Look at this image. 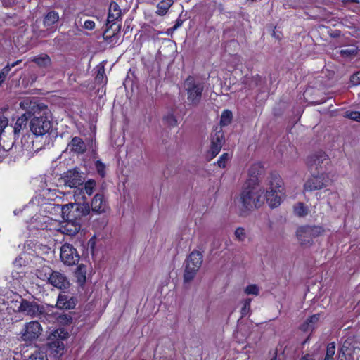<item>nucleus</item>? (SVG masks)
<instances>
[{
  "label": "nucleus",
  "instance_id": "f257e3e1",
  "mask_svg": "<svg viewBox=\"0 0 360 360\" xmlns=\"http://www.w3.org/2000/svg\"><path fill=\"white\" fill-rule=\"evenodd\" d=\"M20 106L30 115V129L34 135L42 136L51 131V111L46 104L27 98L20 103Z\"/></svg>",
  "mask_w": 360,
  "mask_h": 360
},
{
  "label": "nucleus",
  "instance_id": "f03ea898",
  "mask_svg": "<svg viewBox=\"0 0 360 360\" xmlns=\"http://www.w3.org/2000/svg\"><path fill=\"white\" fill-rule=\"evenodd\" d=\"M264 192L259 185H254L252 180H247L240 193L243 207L248 210L259 207L264 202Z\"/></svg>",
  "mask_w": 360,
  "mask_h": 360
},
{
  "label": "nucleus",
  "instance_id": "7ed1b4c3",
  "mask_svg": "<svg viewBox=\"0 0 360 360\" xmlns=\"http://www.w3.org/2000/svg\"><path fill=\"white\" fill-rule=\"evenodd\" d=\"M268 185L269 188L265 195L264 194V200L270 207H277L281 205L282 198L285 195L284 183L278 172H271Z\"/></svg>",
  "mask_w": 360,
  "mask_h": 360
},
{
  "label": "nucleus",
  "instance_id": "20e7f679",
  "mask_svg": "<svg viewBox=\"0 0 360 360\" xmlns=\"http://www.w3.org/2000/svg\"><path fill=\"white\" fill-rule=\"evenodd\" d=\"M122 27V12L118 4L112 1L109 6L108 15L106 22V30L103 34V38L109 43H112L114 39L117 38Z\"/></svg>",
  "mask_w": 360,
  "mask_h": 360
},
{
  "label": "nucleus",
  "instance_id": "39448f33",
  "mask_svg": "<svg viewBox=\"0 0 360 360\" xmlns=\"http://www.w3.org/2000/svg\"><path fill=\"white\" fill-rule=\"evenodd\" d=\"M61 212L64 220H74L82 224L83 219L90 213V206L88 203L70 202L62 205Z\"/></svg>",
  "mask_w": 360,
  "mask_h": 360
},
{
  "label": "nucleus",
  "instance_id": "423d86ee",
  "mask_svg": "<svg viewBox=\"0 0 360 360\" xmlns=\"http://www.w3.org/2000/svg\"><path fill=\"white\" fill-rule=\"evenodd\" d=\"M187 100L191 105H198L202 96L205 85L203 82H196L194 77L189 75L185 80Z\"/></svg>",
  "mask_w": 360,
  "mask_h": 360
},
{
  "label": "nucleus",
  "instance_id": "0eeeda50",
  "mask_svg": "<svg viewBox=\"0 0 360 360\" xmlns=\"http://www.w3.org/2000/svg\"><path fill=\"white\" fill-rule=\"evenodd\" d=\"M203 255L200 251L193 250L186 259L184 281L188 283L195 276L202 263Z\"/></svg>",
  "mask_w": 360,
  "mask_h": 360
},
{
  "label": "nucleus",
  "instance_id": "6e6552de",
  "mask_svg": "<svg viewBox=\"0 0 360 360\" xmlns=\"http://www.w3.org/2000/svg\"><path fill=\"white\" fill-rule=\"evenodd\" d=\"M325 232L322 226H302L297 231V237L302 245H311L313 239L321 236Z\"/></svg>",
  "mask_w": 360,
  "mask_h": 360
},
{
  "label": "nucleus",
  "instance_id": "1a4fd4ad",
  "mask_svg": "<svg viewBox=\"0 0 360 360\" xmlns=\"http://www.w3.org/2000/svg\"><path fill=\"white\" fill-rule=\"evenodd\" d=\"M311 176L309 178L304 184V191L312 192L320 190L328 185L330 181L328 175L326 173L311 172Z\"/></svg>",
  "mask_w": 360,
  "mask_h": 360
},
{
  "label": "nucleus",
  "instance_id": "9d476101",
  "mask_svg": "<svg viewBox=\"0 0 360 360\" xmlns=\"http://www.w3.org/2000/svg\"><path fill=\"white\" fill-rule=\"evenodd\" d=\"M328 155L323 151H318L307 158V165L310 172H316L318 174L324 173L323 165L328 164Z\"/></svg>",
  "mask_w": 360,
  "mask_h": 360
},
{
  "label": "nucleus",
  "instance_id": "9b49d317",
  "mask_svg": "<svg viewBox=\"0 0 360 360\" xmlns=\"http://www.w3.org/2000/svg\"><path fill=\"white\" fill-rule=\"evenodd\" d=\"M60 257L61 261L68 266L77 264L80 256L77 250L70 243H65L60 248Z\"/></svg>",
  "mask_w": 360,
  "mask_h": 360
},
{
  "label": "nucleus",
  "instance_id": "f8f14e48",
  "mask_svg": "<svg viewBox=\"0 0 360 360\" xmlns=\"http://www.w3.org/2000/svg\"><path fill=\"white\" fill-rule=\"evenodd\" d=\"M78 300L77 297L66 291H61L58 296L56 307L60 309L70 310L75 309Z\"/></svg>",
  "mask_w": 360,
  "mask_h": 360
},
{
  "label": "nucleus",
  "instance_id": "ddd939ff",
  "mask_svg": "<svg viewBox=\"0 0 360 360\" xmlns=\"http://www.w3.org/2000/svg\"><path fill=\"white\" fill-rule=\"evenodd\" d=\"M23 330L24 331L22 332V339L25 341H32L39 337L42 330V328L38 321H32L25 325Z\"/></svg>",
  "mask_w": 360,
  "mask_h": 360
},
{
  "label": "nucleus",
  "instance_id": "4468645a",
  "mask_svg": "<svg viewBox=\"0 0 360 360\" xmlns=\"http://www.w3.org/2000/svg\"><path fill=\"white\" fill-rule=\"evenodd\" d=\"M23 303L24 304H21L20 305L22 307L21 312L25 313L27 316L32 318H41V316L45 314V308L43 305H40L35 302H30L27 300H25Z\"/></svg>",
  "mask_w": 360,
  "mask_h": 360
},
{
  "label": "nucleus",
  "instance_id": "2eb2a0df",
  "mask_svg": "<svg viewBox=\"0 0 360 360\" xmlns=\"http://www.w3.org/2000/svg\"><path fill=\"white\" fill-rule=\"evenodd\" d=\"M48 281L51 285L60 290L68 289L70 285L68 277L58 271H52Z\"/></svg>",
  "mask_w": 360,
  "mask_h": 360
},
{
  "label": "nucleus",
  "instance_id": "dca6fc26",
  "mask_svg": "<svg viewBox=\"0 0 360 360\" xmlns=\"http://www.w3.org/2000/svg\"><path fill=\"white\" fill-rule=\"evenodd\" d=\"M54 337L58 336L60 339H57L56 340L51 341L49 343V346L50 349L54 352L55 353L62 354V352L64 349V343L63 342V340L65 339L68 337V333L65 332L63 329L56 330L53 333Z\"/></svg>",
  "mask_w": 360,
  "mask_h": 360
},
{
  "label": "nucleus",
  "instance_id": "f3484780",
  "mask_svg": "<svg viewBox=\"0 0 360 360\" xmlns=\"http://www.w3.org/2000/svg\"><path fill=\"white\" fill-rule=\"evenodd\" d=\"M63 179L65 185L70 188H78L83 184L82 176L75 170H68L65 174Z\"/></svg>",
  "mask_w": 360,
  "mask_h": 360
},
{
  "label": "nucleus",
  "instance_id": "a211bd4d",
  "mask_svg": "<svg viewBox=\"0 0 360 360\" xmlns=\"http://www.w3.org/2000/svg\"><path fill=\"white\" fill-rule=\"evenodd\" d=\"M108 208L107 201L103 194H96L91 200L92 211L97 214H101L105 212Z\"/></svg>",
  "mask_w": 360,
  "mask_h": 360
},
{
  "label": "nucleus",
  "instance_id": "6ab92c4d",
  "mask_svg": "<svg viewBox=\"0 0 360 360\" xmlns=\"http://www.w3.org/2000/svg\"><path fill=\"white\" fill-rule=\"evenodd\" d=\"M68 148L76 154H84L86 150V146L82 138L75 136L68 144Z\"/></svg>",
  "mask_w": 360,
  "mask_h": 360
},
{
  "label": "nucleus",
  "instance_id": "aec40b11",
  "mask_svg": "<svg viewBox=\"0 0 360 360\" xmlns=\"http://www.w3.org/2000/svg\"><path fill=\"white\" fill-rule=\"evenodd\" d=\"M8 304L9 307L16 312H21L22 307L20 306L23 304L25 300L17 292H13L12 295L8 297Z\"/></svg>",
  "mask_w": 360,
  "mask_h": 360
},
{
  "label": "nucleus",
  "instance_id": "412c9836",
  "mask_svg": "<svg viewBox=\"0 0 360 360\" xmlns=\"http://www.w3.org/2000/svg\"><path fill=\"white\" fill-rule=\"evenodd\" d=\"M29 120L30 115L27 114V110H25V112L17 119L14 124L13 133L15 136H18L21 131L26 128Z\"/></svg>",
  "mask_w": 360,
  "mask_h": 360
},
{
  "label": "nucleus",
  "instance_id": "4be33fe9",
  "mask_svg": "<svg viewBox=\"0 0 360 360\" xmlns=\"http://www.w3.org/2000/svg\"><path fill=\"white\" fill-rule=\"evenodd\" d=\"M65 224L63 226V233L69 236H75L81 229L82 224L74 220H65Z\"/></svg>",
  "mask_w": 360,
  "mask_h": 360
},
{
  "label": "nucleus",
  "instance_id": "5701e85b",
  "mask_svg": "<svg viewBox=\"0 0 360 360\" xmlns=\"http://www.w3.org/2000/svg\"><path fill=\"white\" fill-rule=\"evenodd\" d=\"M263 169V167L259 163L252 165L248 169L249 179L248 180H252L254 185H259L258 176L262 174Z\"/></svg>",
  "mask_w": 360,
  "mask_h": 360
},
{
  "label": "nucleus",
  "instance_id": "b1692460",
  "mask_svg": "<svg viewBox=\"0 0 360 360\" xmlns=\"http://www.w3.org/2000/svg\"><path fill=\"white\" fill-rule=\"evenodd\" d=\"M86 266L84 264H79L75 271L76 282L80 287H83L86 281Z\"/></svg>",
  "mask_w": 360,
  "mask_h": 360
},
{
  "label": "nucleus",
  "instance_id": "393cba45",
  "mask_svg": "<svg viewBox=\"0 0 360 360\" xmlns=\"http://www.w3.org/2000/svg\"><path fill=\"white\" fill-rule=\"evenodd\" d=\"M59 20V13L56 11H49L44 17L43 24L44 27H52Z\"/></svg>",
  "mask_w": 360,
  "mask_h": 360
},
{
  "label": "nucleus",
  "instance_id": "a878e982",
  "mask_svg": "<svg viewBox=\"0 0 360 360\" xmlns=\"http://www.w3.org/2000/svg\"><path fill=\"white\" fill-rule=\"evenodd\" d=\"M22 60L20 59L13 63H8L7 65L0 71V86L5 82L11 70L21 63Z\"/></svg>",
  "mask_w": 360,
  "mask_h": 360
},
{
  "label": "nucleus",
  "instance_id": "bb28decb",
  "mask_svg": "<svg viewBox=\"0 0 360 360\" xmlns=\"http://www.w3.org/2000/svg\"><path fill=\"white\" fill-rule=\"evenodd\" d=\"M32 61L36 63L40 68H48L51 65L50 56L46 53L41 54L34 57Z\"/></svg>",
  "mask_w": 360,
  "mask_h": 360
},
{
  "label": "nucleus",
  "instance_id": "cd10ccee",
  "mask_svg": "<svg viewBox=\"0 0 360 360\" xmlns=\"http://www.w3.org/2000/svg\"><path fill=\"white\" fill-rule=\"evenodd\" d=\"M95 81L98 84L105 85L107 84L108 79L105 72V67L103 65L100 64L97 66Z\"/></svg>",
  "mask_w": 360,
  "mask_h": 360
},
{
  "label": "nucleus",
  "instance_id": "c85d7f7f",
  "mask_svg": "<svg viewBox=\"0 0 360 360\" xmlns=\"http://www.w3.org/2000/svg\"><path fill=\"white\" fill-rule=\"evenodd\" d=\"M173 4V0H162L157 5L156 13L159 15H165Z\"/></svg>",
  "mask_w": 360,
  "mask_h": 360
},
{
  "label": "nucleus",
  "instance_id": "c756f323",
  "mask_svg": "<svg viewBox=\"0 0 360 360\" xmlns=\"http://www.w3.org/2000/svg\"><path fill=\"white\" fill-rule=\"evenodd\" d=\"M358 48L356 46L347 47L340 51V54L342 58H349L354 57L358 54Z\"/></svg>",
  "mask_w": 360,
  "mask_h": 360
},
{
  "label": "nucleus",
  "instance_id": "7c9ffc66",
  "mask_svg": "<svg viewBox=\"0 0 360 360\" xmlns=\"http://www.w3.org/2000/svg\"><path fill=\"white\" fill-rule=\"evenodd\" d=\"M221 146L220 144L215 145V143H211L210 148L207 153V159L208 161L214 158L220 152Z\"/></svg>",
  "mask_w": 360,
  "mask_h": 360
},
{
  "label": "nucleus",
  "instance_id": "2f4dec72",
  "mask_svg": "<svg viewBox=\"0 0 360 360\" xmlns=\"http://www.w3.org/2000/svg\"><path fill=\"white\" fill-rule=\"evenodd\" d=\"M294 212L298 217H305L308 214V209L303 202H298L294 205Z\"/></svg>",
  "mask_w": 360,
  "mask_h": 360
},
{
  "label": "nucleus",
  "instance_id": "473e14b6",
  "mask_svg": "<svg viewBox=\"0 0 360 360\" xmlns=\"http://www.w3.org/2000/svg\"><path fill=\"white\" fill-rule=\"evenodd\" d=\"M233 117L232 112L229 110H225L222 112L220 118V124L221 126H226L231 122Z\"/></svg>",
  "mask_w": 360,
  "mask_h": 360
},
{
  "label": "nucleus",
  "instance_id": "72a5a7b5",
  "mask_svg": "<svg viewBox=\"0 0 360 360\" xmlns=\"http://www.w3.org/2000/svg\"><path fill=\"white\" fill-rule=\"evenodd\" d=\"M96 181L94 179H89L85 182L84 188H82L84 193L88 195H91L96 187Z\"/></svg>",
  "mask_w": 360,
  "mask_h": 360
},
{
  "label": "nucleus",
  "instance_id": "f704fd0d",
  "mask_svg": "<svg viewBox=\"0 0 360 360\" xmlns=\"http://www.w3.org/2000/svg\"><path fill=\"white\" fill-rule=\"evenodd\" d=\"M94 165L98 174L101 178H104L106 176L105 165L100 160H96Z\"/></svg>",
  "mask_w": 360,
  "mask_h": 360
},
{
  "label": "nucleus",
  "instance_id": "c9c22d12",
  "mask_svg": "<svg viewBox=\"0 0 360 360\" xmlns=\"http://www.w3.org/2000/svg\"><path fill=\"white\" fill-rule=\"evenodd\" d=\"M335 352V344L334 342H330L327 345L326 353L324 360H334V355Z\"/></svg>",
  "mask_w": 360,
  "mask_h": 360
},
{
  "label": "nucleus",
  "instance_id": "e433bc0d",
  "mask_svg": "<svg viewBox=\"0 0 360 360\" xmlns=\"http://www.w3.org/2000/svg\"><path fill=\"white\" fill-rule=\"evenodd\" d=\"M163 122L169 127H175L177 125V120L173 113H168L163 117Z\"/></svg>",
  "mask_w": 360,
  "mask_h": 360
},
{
  "label": "nucleus",
  "instance_id": "4c0bfd02",
  "mask_svg": "<svg viewBox=\"0 0 360 360\" xmlns=\"http://www.w3.org/2000/svg\"><path fill=\"white\" fill-rule=\"evenodd\" d=\"M224 133L221 130L217 131L214 135L212 136L211 143H215V145L220 144L222 146V143L224 141Z\"/></svg>",
  "mask_w": 360,
  "mask_h": 360
},
{
  "label": "nucleus",
  "instance_id": "58836bf2",
  "mask_svg": "<svg viewBox=\"0 0 360 360\" xmlns=\"http://www.w3.org/2000/svg\"><path fill=\"white\" fill-rule=\"evenodd\" d=\"M251 302H252V299L251 298H246L244 300L243 306V307L241 309V311H240L241 317H244L246 315H248V314L250 311V304H251Z\"/></svg>",
  "mask_w": 360,
  "mask_h": 360
},
{
  "label": "nucleus",
  "instance_id": "ea45409f",
  "mask_svg": "<svg viewBox=\"0 0 360 360\" xmlns=\"http://www.w3.org/2000/svg\"><path fill=\"white\" fill-rule=\"evenodd\" d=\"M27 360H48L46 356L44 354L43 352L39 350L34 351L32 353Z\"/></svg>",
  "mask_w": 360,
  "mask_h": 360
},
{
  "label": "nucleus",
  "instance_id": "a19ab883",
  "mask_svg": "<svg viewBox=\"0 0 360 360\" xmlns=\"http://www.w3.org/2000/svg\"><path fill=\"white\" fill-rule=\"evenodd\" d=\"M259 292V289L256 284L248 285L245 289V292L247 295H258Z\"/></svg>",
  "mask_w": 360,
  "mask_h": 360
},
{
  "label": "nucleus",
  "instance_id": "79ce46f5",
  "mask_svg": "<svg viewBox=\"0 0 360 360\" xmlns=\"http://www.w3.org/2000/svg\"><path fill=\"white\" fill-rule=\"evenodd\" d=\"M229 157L230 156L228 153H224L222 155H220L219 158L218 159L217 162V165L220 168H225L226 166V162L229 159Z\"/></svg>",
  "mask_w": 360,
  "mask_h": 360
},
{
  "label": "nucleus",
  "instance_id": "37998d69",
  "mask_svg": "<svg viewBox=\"0 0 360 360\" xmlns=\"http://www.w3.org/2000/svg\"><path fill=\"white\" fill-rule=\"evenodd\" d=\"M234 235L236 236V238L238 241H244L245 237H246V233L245 231V229L243 227H238L234 233Z\"/></svg>",
  "mask_w": 360,
  "mask_h": 360
},
{
  "label": "nucleus",
  "instance_id": "c03bdc74",
  "mask_svg": "<svg viewBox=\"0 0 360 360\" xmlns=\"http://www.w3.org/2000/svg\"><path fill=\"white\" fill-rule=\"evenodd\" d=\"M58 321L63 325H70L72 322V317L70 314L60 315Z\"/></svg>",
  "mask_w": 360,
  "mask_h": 360
},
{
  "label": "nucleus",
  "instance_id": "a18cd8bd",
  "mask_svg": "<svg viewBox=\"0 0 360 360\" xmlns=\"http://www.w3.org/2000/svg\"><path fill=\"white\" fill-rule=\"evenodd\" d=\"M345 117L360 122V111H347Z\"/></svg>",
  "mask_w": 360,
  "mask_h": 360
},
{
  "label": "nucleus",
  "instance_id": "49530a36",
  "mask_svg": "<svg viewBox=\"0 0 360 360\" xmlns=\"http://www.w3.org/2000/svg\"><path fill=\"white\" fill-rule=\"evenodd\" d=\"M350 82L354 86L360 85V70L351 76Z\"/></svg>",
  "mask_w": 360,
  "mask_h": 360
},
{
  "label": "nucleus",
  "instance_id": "de8ad7c7",
  "mask_svg": "<svg viewBox=\"0 0 360 360\" xmlns=\"http://www.w3.org/2000/svg\"><path fill=\"white\" fill-rule=\"evenodd\" d=\"M300 330L303 332H308L314 328V326L311 325L307 320L300 326Z\"/></svg>",
  "mask_w": 360,
  "mask_h": 360
},
{
  "label": "nucleus",
  "instance_id": "09e8293b",
  "mask_svg": "<svg viewBox=\"0 0 360 360\" xmlns=\"http://www.w3.org/2000/svg\"><path fill=\"white\" fill-rule=\"evenodd\" d=\"M320 314H315L309 317H308L306 320L312 326H314V323H317L319 320Z\"/></svg>",
  "mask_w": 360,
  "mask_h": 360
},
{
  "label": "nucleus",
  "instance_id": "8fccbe9b",
  "mask_svg": "<svg viewBox=\"0 0 360 360\" xmlns=\"http://www.w3.org/2000/svg\"><path fill=\"white\" fill-rule=\"evenodd\" d=\"M84 27L88 30H92L95 28V22L91 20H86L84 22Z\"/></svg>",
  "mask_w": 360,
  "mask_h": 360
},
{
  "label": "nucleus",
  "instance_id": "3c124183",
  "mask_svg": "<svg viewBox=\"0 0 360 360\" xmlns=\"http://www.w3.org/2000/svg\"><path fill=\"white\" fill-rule=\"evenodd\" d=\"M96 245V238L95 236H93L89 241H88V246L91 248V250L92 253H94V249Z\"/></svg>",
  "mask_w": 360,
  "mask_h": 360
},
{
  "label": "nucleus",
  "instance_id": "603ef678",
  "mask_svg": "<svg viewBox=\"0 0 360 360\" xmlns=\"http://www.w3.org/2000/svg\"><path fill=\"white\" fill-rule=\"evenodd\" d=\"M183 20L180 18H178L176 22H175V24L174 25V26L172 27V30H176V29H178L179 27H181L183 24Z\"/></svg>",
  "mask_w": 360,
  "mask_h": 360
},
{
  "label": "nucleus",
  "instance_id": "864d4df0",
  "mask_svg": "<svg viewBox=\"0 0 360 360\" xmlns=\"http://www.w3.org/2000/svg\"><path fill=\"white\" fill-rule=\"evenodd\" d=\"M300 360H314L309 354H306L301 357Z\"/></svg>",
  "mask_w": 360,
  "mask_h": 360
},
{
  "label": "nucleus",
  "instance_id": "5fc2aeb1",
  "mask_svg": "<svg viewBox=\"0 0 360 360\" xmlns=\"http://www.w3.org/2000/svg\"><path fill=\"white\" fill-rule=\"evenodd\" d=\"M346 1H350V2H354V3H359V0H345Z\"/></svg>",
  "mask_w": 360,
  "mask_h": 360
},
{
  "label": "nucleus",
  "instance_id": "6e6d98bb",
  "mask_svg": "<svg viewBox=\"0 0 360 360\" xmlns=\"http://www.w3.org/2000/svg\"><path fill=\"white\" fill-rule=\"evenodd\" d=\"M275 37H276L279 40L281 39V38L279 37L278 34H276Z\"/></svg>",
  "mask_w": 360,
  "mask_h": 360
},
{
  "label": "nucleus",
  "instance_id": "4d7b16f0",
  "mask_svg": "<svg viewBox=\"0 0 360 360\" xmlns=\"http://www.w3.org/2000/svg\"><path fill=\"white\" fill-rule=\"evenodd\" d=\"M274 34V37H276V32L274 31V34Z\"/></svg>",
  "mask_w": 360,
  "mask_h": 360
}]
</instances>
